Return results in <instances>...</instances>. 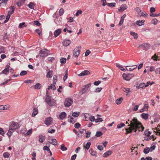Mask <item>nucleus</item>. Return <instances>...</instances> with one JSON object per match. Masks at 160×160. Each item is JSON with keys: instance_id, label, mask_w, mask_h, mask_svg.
Here are the masks:
<instances>
[{"instance_id": "1", "label": "nucleus", "mask_w": 160, "mask_h": 160, "mask_svg": "<svg viewBox=\"0 0 160 160\" xmlns=\"http://www.w3.org/2000/svg\"><path fill=\"white\" fill-rule=\"evenodd\" d=\"M126 123L127 124H129L128 121H126ZM130 124L128 125L129 127L125 129L126 131V134L131 133L132 132H136L137 130L140 132L144 130V128L136 118H133L130 120Z\"/></svg>"}, {"instance_id": "2", "label": "nucleus", "mask_w": 160, "mask_h": 160, "mask_svg": "<svg viewBox=\"0 0 160 160\" xmlns=\"http://www.w3.org/2000/svg\"><path fill=\"white\" fill-rule=\"evenodd\" d=\"M20 127L19 124L15 122H11L9 126V129L7 134L8 137H10L12 134L14 130L18 129Z\"/></svg>"}, {"instance_id": "3", "label": "nucleus", "mask_w": 160, "mask_h": 160, "mask_svg": "<svg viewBox=\"0 0 160 160\" xmlns=\"http://www.w3.org/2000/svg\"><path fill=\"white\" fill-rule=\"evenodd\" d=\"M135 75L131 73H124L122 75L123 79L127 81L130 80L132 78L134 77Z\"/></svg>"}, {"instance_id": "4", "label": "nucleus", "mask_w": 160, "mask_h": 160, "mask_svg": "<svg viewBox=\"0 0 160 160\" xmlns=\"http://www.w3.org/2000/svg\"><path fill=\"white\" fill-rule=\"evenodd\" d=\"M46 102L50 106H53L54 105V100L52 99L51 97L47 95L45 99Z\"/></svg>"}, {"instance_id": "5", "label": "nucleus", "mask_w": 160, "mask_h": 160, "mask_svg": "<svg viewBox=\"0 0 160 160\" xmlns=\"http://www.w3.org/2000/svg\"><path fill=\"white\" fill-rule=\"evenodd\" d=\"M73 102V100L70 98H67L66 99L64 102V105L65 107H68L70 106Z\"/></svg>"}, {"instance_id": "6", "label": "nucleus", "mask_w": 160, "mask_h": 160, "mask_svg": "<svg viewBox=\"0 0 160 160\" xmlns=\"http://www.w3.org/2000/svg\"><path fill=\"white\" fill-rule=\"evenodd\" d=\"M50 51L49 50L45 49L40 51V56L42 57H45L47 56L48 54Z\"/></svg>"}, {"instance_id": "7", "label": "nucleus", "mask_w": 160, "mask_h": 160, "mask_svg": "<svg viewBox=\"0 0 160 160\" xmlns=\"http://www.w3.org/2000/svg\"><path fill=\"white\" fill-rule=\"evenodd\" d=\"M91 85V84L90 83H89L88 84L83 86L82 89V90L80 92V93L81 94H82L85 93L87 91L88 88L90 87Z\"/></svg>"}, {"instance_id": "8", "label": "nucleus", "mask_w": 160, "mask_h": 160, "mask_svg": "<svg viewBox=\"0 0 160 160\" xmlns=\"http://www.w3.org/2000/svg\"><path fill=\"white\" fill-rule=\"evenodd\" d=\"M81 52L80 48L79 47L75 48L73 52V56L75 57H78Z\"/></svg>"}, {"instance_id": "9", "label": "nucleus", "mask_w": 160, "mask_h": 160, "mask_svg": "<svg viewBox=\"0 0 160 160\" xmlns=\"http://www.w3.org/2000/svg\"><path fill=\"white\" fill-rule=\"evenodd\" d=\"M44 123L47 126H50L52 123V118L51 117L46 118L45 120Z\"/></svg>"}, {"instance_id": "10", "label": "nucleus", "mask_w": 160, "mask_h": 160, "mask_svg": "<svg viewBox=\"0 0 160 160\" xmlns=\"http://www.w3.org/2000/svg\"><path fill=\"white\" fill-rule=\"evenodd\" d=\"M10 68V65H7L5 68L1 72V73L4 74L6 75H7L9 73Z\"/></svg>"}, {"instance_id": "11", "label": "nucleus", "mask_w": 160, "mask_h": 160, "mask_svg": "<svg viewBox=\"0 0 160 160\" xmlns=\"http://www.w3.org/2000/svg\"><path fill=\"white\" fill-rule=\"evenodd\" d=\"M46 71L47 72L46 75L47 78H51L52 77L53 72L52 70H50L47 67V69H46Z\"/></svg>"}, {"instance_id": "12", "label": "nucleus", "mask_w": 160, "mask_h": 160, "mask_svg": "<svg viewBox=\"0 0 160 160\" xmlns=\"http://www.w3.org/2000/svg\"><path fill=\"white\" fill-rule=\"evenodd\" d=\"M90 72L87 70H85L81 72L78 74V76L81 77L89 75Z\"/></svg>"}, {"instance_id": "13", "label": "nucleus", "mask_w": 160, "mask_h": 160, "mask_svg": "<svg viewBox=\"0 0 160 160\" xmlns=\"http://www.w3.org/2000/svg\"><path fill=\"white\" fill-rule=\"evenodd\" d=\"M140 46L143 47L144 48V49L145 50H147L148 49L150 48V44L147 43L142 44Z\"/></svg>"}, {"instance_id": "14", "label": "nucleus", "mask_w": 160, "mask_h": 160, "mask_svg": "<svg viewBox=\"0 0 160 160\" xmlns=\"http://www.w3.org/2000/svg\"><path fill=\"white\" fill-rule=\"evenodd\" d=\"M148 106L147 104H144L143 108L140 110V112H142L148 110Z\"/></svg>"}, {"instance_id": "15", "label": "nucleus", "mask_w": 160, "mask_h": 160, "mask_svg": "<svg viewBox=\"0 0 160 160\" xmlns=\"http://www.w3.org/2000/svg\"><path fill=\"white\" fill-rule=\"evenodd\" d=\"M71 43V41L68 39H65L62 42L63 45L65 47L69 45Z\"/></svg>"}, {"instance_id": "16", "label": "nucleus", "mask_w": 160, "mask_h": 160, "mask_svg": "<svg viewBox=\"0 0 160 160\" xmlns=\"http://www.w3.org/2000/svg\"><path fill=\"white\" fill-rule=\"evenodd\" d=\"M67 115L64 112H62L59 115V117L60 119L63 120L66 117Z\"/></svg>"}, {"instance_id": "17", "label": "nucleus", "mask_w": 160, "mask_h": 160, "mask_svg": "<svg viewBox=\"0 0 160 160\" xmlns=\"http://www.w3.org/2000/svg\"><path fill=\"white\" fill-rule=\"evenodd\" d=\"M145 22V20H139L138 21H137L136 22V24L137 25L139 26H142L144 24V23Z\"/></svg>"}, {"instance_id": "18", "label": "nucleus", "mask_w": 160, "mask_h": 160, "mask_svg": "<svg viewBox=\"0 0 160 160\" xmlns=\"http://www.w3.org/2000/svg\"><path fill=\"white\" fill-rule=\"evenodd\" d=\"M9 10L8 11V13L11 15L15 11L14 7V6H11L9 8Z\"/></svg>"}, {"instance_id": "19", "label": "nucleus", "mask_w": 160, "mask_h": 160, "mask_svg": "<svg viewBox=\"0 0 160 160\" xmlns=\"http://www.w3.org/2000/svg\"><path fill=\"white\" fill-rule=\"evenodd\" d=\"M61 30L60 29H59L56 30L54 33V37L55 38L58 36L61 33Z\"/></svg>"}, {"instance_id": "20", "label": "nucleus", "mask_w": 160, "mask_h": 160, "mask_svg": "<svg viewBox=\"0 0 160 160\" xmlns=\"http://www.w3.org/2000/svg\"><path fill=\"white\" fill-rule=\"evenodd\" d=\"M127 8V6L126 4H123L120 7L119 11L120 12H122L126 9Z\"/></svg>"}, {"instance_id": "21", "label": "nucleus", "mask_w": 160, "mask_h": 160, "mask_svg": "<svg viewBox=\"0 0 160 160\" xmlns=\"http://www.w3.org/2000/svg\"><path fill=\"white\" fill-rule=\"evenodd\" d=\"M122 90L123 92L127 93V96H129V93L131 92L130 90V88H123L122 89Z\"/></svg>"}, {"instance_id": "22", "label": "nucleus", "mask_w": 160, "mask_h": 160, "mask_svg": "<svg viewBox=\"0 0 160 160\" xmlns=\"http://www.w3.org/2000/svg\"><path fill=\"white\" fill-rule=\"evenodd\" d=\"M149 115L148 113H142L141 115V117L145 120L147 119L148 118Z\"/></svg>"}, {"instance_id": "23", "label": "nucleus", "mask_w": 160, "mask_h": 160, "mask_svg": "<svg viewBox=\"0 0 160 160\" xmlns=\"http://www.w3.org/2000/svg\"><path fill=\"white\" fill-rule=\"evenodd\" d=\"M112 152L111 151H108L104 153L103 155V157L106 158L110 155L112 153Z\"/></svg>"}, {"instance_id": "24", "label": "nucleus", "mask_w": 160, "mask_h": 160, "mask_svg": "<svg viewBox=\"0 0 160 160\" xmlns=\"http://www.w3.org/2000/svg\"><path fill=\"white\" fill-rule=\"evenodd\" d=\"M38 110L36 108H34L33 109V112L32 114V117H35L38 113Z\"/></svg>"}, {"instance_id": "25", "label": "nucleus", "mask_w": 160, "mask_h": 160, "mask_svg": "<svg viewBox=\"0 0 160 160\" xmlns=\"http://www.w3.org/2000/svg\"><path fill=\"white\" fill-rule=\"evenodd\" d=\"M54 22L56 25H59L61 22V21L59 17H56L54 20Z\"/></svg>"}, {"instance_id": "26", "label": "nucleus", "mask_w": 160, "mask_h": 160, "mask_svg": "<svg viewBox=\"0 0 160 160\" xmlns=\"http://www.w3.org/2000/svg\"><path fill=\"white\" fill-rule=\"evenodd\" d=\"M45 139V137L42 135L39 136V141L41 142H43Z\"/></svg>"}, {"instance_id": "27", "label": "nucleus", "mask_w": 160, "mask_h": 160, "mask_svg": "<svg viewBox=\"0 0 160 160\" xmlns=\"http://www.w3.org/2000/svg\"><path fill=\"white\" fill-rule=\"evenodd\" d=\"M26 0H20L18 2H17L16 3V4L18 7H20L21 6V5L24 3Z\"/></svg>"}, {"instance_id": "28", "label": "nucleus", "mask_w": 160, "mask_h": 160, "mask_svg": "<svg viewBox=\"0 0 160 160\" xmlns=\"http://www.w3.org/2000/svg\"><path fill=\"white\" fill-rule=\"evenodd\" d=\"M123 100V99L122 98V97L120 98H118L115 101V102H116V104L118 105L120 104H121L122 103Z\"/></svg>"}, {"instance_id": "29", "label": "nucleus", "mask_w": 160, "mask_h": 160, "mask_svg": "<svg viewBox=\"0 0 160 160\" xmlns=\"http://www.w3.org/2000/svg\"><path fill=\"white\" fill-rule=\"evenodd\" d=\"M30 8L34 9L35 5L32 2H30L27 5Z\"/></svg>"}, {"instance_id": "30", "label": "nucleus", "mask_w": 160, "mask_h": 160, "mask_svg": "<svg viewBox=\"0 0 160 160\" xmlns=\"http://www.w3.org/2000/svg\"><path fill=\"white\" fill-rule=\"evenodd\" d=\"M130 34L133 36L134 38L135 39L137 38L138 37V34L136 33L133 32H130Z\"/></svg>"}, {"instance_id": "31", "label": "nucleus", "mask_w": 160, "mask_h": 160, "mask_svg": "<svg viewBox=\"0 0 160 160\" xmlns=\"http://www.w3.org/2000/svg\"><path fill=\"white\" fill-rule=\"evenodd\" d=\"M51 143L53 145H56L57 143V142L56 139L52 138L51 139Z\"/></svg>"}, {"instance_id": "32", "label": "nucleus", "mask_w": 160, "mask_h": 160, "mask_svg": "<svg viewBox=\"0 0 160 160\" xmlns=\"http://www.w3.org/2000/svg\"><path fill=\"white\" fill-rule=\"evenodd\" d=\"M55 84L53 83V84H51L50 86H48V89H51L53 90H55L56 89V87Z\"/></svg>"}, {"instance_id": "33", "label": "nucleus", "mask_w": 160, "mask_h": 160, "mask_svg": "<svg viewBox=\"0 0 160 160\" xmlns=\"http://www.w3.org/2000/svg\"><path fill=\"white\" fill-rule=\"evenodd\" d=\"M46 145L47 146H44L43 147V150L44 151H50V149L49 148V144L48 143H47L46 144Z\"/></svg>"}, {"instance_id": "34", "label": "nucleus", "mask_w": 160, "mask_h": 160, "mask_svg": "<svg viewBox=\"0 0 160 160\" xmlns=\"http://www.w3.org/2000/svg\"><path fill=\"white\" fill-rule=\"evenodd\" d=\"M11 15V14H8H8L6 16V19L4 21V23H6L8 21Z\"/></svg>"}, {"instance_id": "35", "label": "nucleus", "mask_w": 160, "mask_h": 160, "mask_svg": "<svg viewBox=\"0 0 160 160\" xmlns=\"http://www.w3.org/2000/svg\"><path fill=\"white\" fill-rule=\"evenodd\" d=\"M89 152L92 156H96V154L95 152L92 149H90L89 150Z\"/></svg>"}, {"instance_id": "36", "label": "nucleus", "mask_w": 160, "mask_h": 160, "mask_svg": "<svg viewBox=\"0 0 160 160\" xmlns=\"http://www.w3.org/2000/svg\"><path fill=\"white\" fill-rule=\"evenodd\" d=\"M150 151V149L148 147L145 148L143 150V152L145 154L148 153Z\"/></svg>"}, {"instance_id": "37", "label": "nucleus", "mask_w": 160, "mask_h": 160, "mask_svg": "<svg viewBox=\"0 0 160 160\" xmlns=\"http://www.w3.org/2000/svg\"><path fill=\"white\" fill-rule=\"evenodd\" d=\"M125 126V124L122 123V122H121L120 123L118 124L117 126V128H121L122 127L124 126Z\"/></svg>"}, {"instance_id": "38", "label": "nucleus", "mask_w": 160, "mask_h": 160, "mask_svg": "<svg viewBox=\"0 0 160 160\" xmlns=\"http://www.w3.org/2000/svg\"><path fill=\"white\" fill-rule=\"evenodd\" d=\"M79 112H74L72 113V115L75 117H77L79 116Z\"/></svg>"}, {"instance_id": "39", "label": "nucleus", "mask_w": 160, "mask_h": 160, "mask_svg": "<svg viewBox=\"0 0 160 160\" xmlns=\"http://www.w3.org/2000/svg\"><path fill=\"white\" fill-rule=\"evenodd\" d=\"M57 77L56 75H54L53 76V83L54 84H56V82H57Z\"/></svg>"}, {"instance_id": "40", "label": "nucleus", "mask_w": 160, "mask_h": 160, "mask_svg": "<svg viewBox=\"0 0 160 160\" xmlns=\"http://www.w3.org/2000/svg\"><path fill=\"white\" fill-rule=\"evenodd\" d=\"M3 155L4 158H8L10 156V154L8 152H5L3 153Z\"/></svg>"}, {"instance_id": "41", "label": "nucleus", "mask_w": 160, "mask_h": 160, "mask_svg": "<svg viewBox=\"0 0 160 160\" xmlns=\"http://www.w3.org/2000/svg\"><path fill=\"white\" fill-rule=\"evenodd\" d=\"M116 4L114 2H112L110 3H108V6L110 7H113L115 6Z\"/></svg>"}, {"instance_id": "42", "label": "nucleus", "mask_w": 160, "mask_h": 160, "mask_svg": "<svg viewBox=\"0 0 160 160\" xmlns=\"http://www.w3.org/2000/svg\"><path fill=\"white\" fill-rule=\"evenodd\" d=\"M102 135V133L100 131L97 132L96 133L95 136L97 137H99Z\"/></svg>"}, {"instance_id": "43", "label": "nucleus", "mask_w": 160, "mask_h": 160, "mask_svg": "<svg viewBox=\"0 0 160 160\" xmlns=\"http://www.w3.org/2000/svg\"><path fill=\"white\" fill-rule=\"evenodd\" d=\"M158 22V20L156 18H154L151 21V23L155 25L157 24Z\"/></svg>"}, {"instance_id": "44", "label": "nucleus", "mask_w": 160, "mask_h": 160, "mask_svg": "<svg viewBox=\"0 0 160 160\" xmlns=\"http://www.w3.org/2000/svg\"><path fill=\"white\" fill-rule=\"evenodd\" d=\"M61 149L62 151H65L67 150V148L65 147L64 144H62L61 146Z\"/></svg>"}, {"instance_id": "45", "label": "nucleus", "mask_w": 160, "mask_h": 160, "mask_svg": "<svg viewBox=\"0 0 160 160\" xmlns=\"http://www.w3.org/2000/svg\"><path fill=\"white\" fill-rule=\"evenodd\" d=\"M41 87V84L39 83H37L34 86V88L36 89H39Z\"/></svg>"}, {"instance_id": "46", "label": "nucleus", "mask_w": 160, "mask_h": 160, "mask_svg": "<svg viewBox=\"0 0 160 160\" xmlns=\"http://www.w3.org/2000/svg\"><path fill=\"white\" fill-rule=\"evenodd\" d=\"M91 144L90 142H87L85 147L86 149H88L90 146Z\"/></svg>"}, {"instance_id": "47", "label": "nucleus", "mask_w": 160, "mask_h": 160, "mask_svg": "<svg viewBox=\"0 0 160 160\" xmlns=\"http://www.w3.org/2000/svg\"><path fill=\"white\" fill-rule=\"evenodd\" d=\"M27 72L26 71H22L20 73L21 76H23L27 74Z\"/></svg>"}, {"instance_id": "48", "label": "nucleus", "mask_w": 160, "mask_h": 160, "mask_svg": "<svg viewBox=\"0 0 160 160\" xmlns=\"http://www.w3.org/2000/svg\"><path fill=\"white\" fill-rule=\"evenodd\" d=\"M55 130L54 129H52L49 128L48 130V132L50 133H53L55 132Z\"/></svg>"}, {"instance_id": "49", "label": "nucleus", "mask_w": 160, "mask_h": 160, "mask_svg": "<svg viewBox=\"0 0 160 160\" xmlns=\"http://www.w3.org/2000/svg\"><path fill=\"white\" fill-rule=\"evenodd\" d=\"M64 10L62 8L60 9L59 10V15L60 16L62 15L64 12Z\"/></svg>"}, {"instance_id": "50", "label": "nucleus", "mask_w": 160, "mask_h": 160, "mask_svg": "<svg viewBox=\"0 0 160 160\" xmlns=\"http://www.w3.org/2000/svg\"><path fill=\"white\" fill-rule=\"evenodd\" d=\"M66 59L64 58H62L60 59V62L61 63L64 64L66 63Z\"/></svg>"}, {"instance_id": "51", "label": "nucleus", "mask_w": 160, "mask_h": 160, "mask_svg": "<svg viewBox=\"0 0 160 160\" xmlns=\"http://www.w3.org/2000/svg\"><path fill=\"white\" fill-rule=\"evenodd\" d=\"M102 89V88H98L95 90L94 92H99L101 91Z\"/></svg>"}, {"instance_id": "52", "label": "nucleus", "mask_w": 160, "mask_h": 160, "mask_svg": "<svg viewBox=\"0 0 160 160\" xmlns=\"http://www.w3.org/2000/svg\"><path fill=\"white\" fill-rule=\"evenodd\" d=\"M81 126V125L78 122H77L74 125V127H75L76 128H80Z\"/></svg>"}, {"instance_id": "53", "label": "nucleus", "mask_w": 160, "mask_h": 160, "mask_svg": "<svg viewBox=\"0 0 160 160\" xmlns=\"http://www.w3.org/2000/svg\"><path fill=\"white\" fill-rule=\"evenodd\" d=\"M32 128L30 129L27 131L26 134L27 135H29L32 133Z\"/></svg>"}, {"instance_id": "54", "label": "nucleus", "mask_w": 160, "mask_h": 160, "mask_svg": "<svg viewBox=\"0 0 160 160\" xmlns=\"http://www.w3.org/2000/svg\"><path fill=\"white\" fill-rule=\"evenodd\" d=\"M68 78V71L67 70L65 72V74L64 75V76L63 77V80L64 81H65Z\"/></svg>"}, {"instance_id": "55", "label": "nucleus", "mask_w": 160, "mask_h": 160, "mask_svg": "<svg viewBox=\"0 0 160 160\" xmlns=\"http://www.w3.org/2000/svg\"><path fill=\"white\" fill-rule=\"evenodd\" d=\"M132 67H135V68H129L128 70L129 71H132L133 70H134L135 69H136L137 67V65L132 66Z\"/></svg>"}, {"instance_id": "56", "label": "nucleus", "mask_w": 160, "mask_h": 160, "mask_svg": "<svg viewBox=\"0 0 160 160\" xmlns=\"http://www.w3.org/2000/svg\"><path fill=\"white\" fill-rule=\"evenodd\" d=\"M151 134V132L150 131H145L144 132L145 135L147 136H149Z\"/></svg>"}, {"instance_id": "57", "label": "nucleus", "mask_w": 160, "mask_h": 160, "mask_svg": "<svg viewBox=\"0 0 160 160\" xmlns=\"http://www.w3.org/2000/svg\"><path fill=\"white\" fill-rule=\"evenodd\" d=\"M158 56H156V54H154V55L152 57V59H153L154 60L157 61V58H158Z\"/></svg>"}, {"instance_id": "58", "label": "nucleus", "mask_w": 160, "mask_h": 160, "mask_svg": "<svg viewBox=\"0 0 160 160\" xmlns=\"http://www.w3.org/2000/svg\"><path fill=\"white\" fill-rule=\"evenodd\" d=\"M145 84L144 83H141L140 85L138 86V88H143V87H145Z\"/></svg>"}, {"instance_id": "59", "label": "nucleus", "mask_w": 160, "mask_h": 160, "mask_svg": "<svg viewBox=\"0 0 160 160\" xmlns=\"http://www.w3.org/2000/svg\"><path fill=\"white\" fill-rule=\"evenodd\" d=\"M101 82L100 81L98 80L94 82L93 84L95 86H98Z\"/></svg>"}, {"instance_id": "60", "label": "nucleus", "mask_w": 160, "mask_h": 160, "mask_svg": "<svg viewBox=\"0 0 160 160\" xmlns=\"http://www.w3.org/2000/svg\"><path fill=\"white\" fill-rule=\"evenodd\" d=\"M96 122H101L102 121V118H98L95 119V121Z\"/></svg>"}, {"instance_id": "61", "label": "nucleus", "mask_w": 160, "mask_h": 160, "mask_svg": "<svg viewBox=\"0 0 160 160\" xmlns=\"http://www.w3.org/2000/svg\"><path fill=\"white\" fill-rule=\"evenodd\" d=\"M138 105H135L134 107L133 108L132 110L134 111H137L138 109Z\"/></svg>"}, {"instance_id": "62", "label": "nucleus", "mask_w": 160, "mask_h": 160, "mask_svg": "<svg viewBox=\"0 0 160 160\" xmlns=\"http://www.w3.org/2000/svg\"><path fill=\"white\" fill-rule=\"evenodd\" d=\"M98 149L100 150H103V148L102 145H98L97 146Z\"/></svg>"}, {"instance_id": "63", "label": "nucleus", "mask_w": 160, "mask_h": 160, "mask_svg": "<svg viewBox=\"0 0 160 160\" xmlns=\"http://www.w3.org/2000/svg\"><path fill=\"white\" fill-rule=\"evenodd\" d=\"M34 24L36 25L37 26H39L41 25L40 23L38 21H34Z\"/></svg>"}, {"instance_id": "64", "label": "nucleus", "mask_w": 160, "mask_h": 160, "mask_svg": "<svg viewBox=\"0 0 160 160\" xmlns=\"http://www.w3.org/2000/svg\"><path fill=\"white\" fill-rule=\"evenodd\" d=\"M91 134V132L89 131H88L86 132V137L87 138H88L90 137V134Z\"/></svg>"}]
</instances>
